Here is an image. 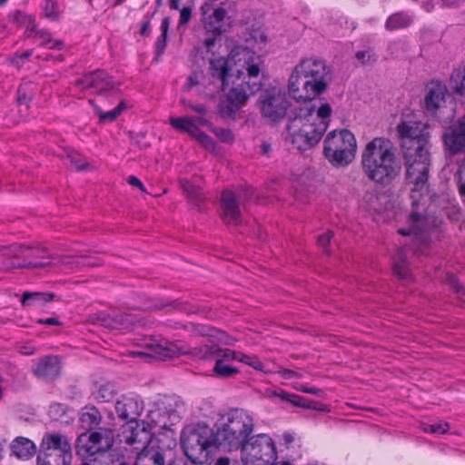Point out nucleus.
<instances>
[{"label": "nucleus", "instance_id": "36", "mask_svg": "<svg viewBox=\"0 0 465 465\" xmlns=\"http://www.w3.org/2000/svg\"><path fill=\"white\" fill-rule=\"evenodd\" d=\"M164 307H171L173 310L181 311L186 313H196L201 314L203 317H209V311H207L206 308L195 307L186 302L174 301L170 304L161 303L160 305L156 306L157 309H162Z\"/></svg>", "mask_w": 465, "mask_h": 465}, {"label": "nucleus", "instance_id": "6", "mask_svg": "<svg viewBox=\"0 0 465 465\" xmlns=\"http://www.w3.org/2000/svg\"><path fill=\"white\" fill-rule=\"evenodd\" d=\"M306 114L298 109L289 116L285 127L284 140L295 149L305 152L319 143L325 133V125L322 122L312 123Z\"/></svg>", "mask_w": 465, "mask_h": 465}, {"label": "nucleus", "instance_id": "43", "mask_svg": "<svg viewBox=\"0 0 465 465\" xmlns=\"http://www.w3.org/2000/svg\"><path fill=\"white\" fill-rule=\"evenodd\" d=\"M125 104L124 102H121L115 108L104 112L98 106H94V112L99 116L100 120L103 122H113L114 121L124 110Z\"/></svg>", "mask_w": 465, "mask_h": 465}, {"label": "nucleus", "instance_id": "21", "mask_svg": "<svg viewBox=\"0 0 465 465\" xmlns=\"http://www.w3.org/2000/svg\"><path fill=\"white\" fill-rule=\"evenodd\" d=\"M450 96L445 84L431 81L426 85L424 97L425 109L431 114H436L446 104V97Z\"/></svg>", "mask_w": 465, "mask_h": 465}, {"label": "nucleus", "instance_id": "16", "mask_svg": "<svg viewBox=\"0 0 465 465\" xmlns=\"http://www.w3.org/2000/svg\"><path fill=\"white\" fill-rule=\"evenodd\" d=\"M401 148L422 145L430 147L429 127L420 121H402L397 126Z\"/></svg>", "mask_w": 465, "mask_h": 465}, {"label": "nucleus", "instance_id": "18", "mask_svg": "<svg viewBox=\"0 0 465 465\" xmlns=\"http://www.w3.org/2000/svg\"><path fill=\"white\" fill-rule=\"evenodd\" d=\"M80 90H91L92 93L104 94L114 90L115 84L104 71H94L83 75L75 82Z\"/></svg>", "mask_w": 465, "mask_h": 465}, {"label": "nucleus", "instance_id": "28", "mask_svg": "<svg viewBox=\"0 0 465 465\" xmlns=\"http://www.w3.org/2000/svg\"><path fill=\"white\" fill-rule=\"evenodd\" d=\"M11 450L14 455L19 459L28 460L36 452L35 443L27 438L17 437L11 444Z\"/></svg>", "mask_w": 465, "mask_h": 465}, {"label": "nucleus", "instance_id": "55", "mask_svg": "<svg viewBox=\"0 0 465 465\" xmlns=\"http://www.w3.org/2000/svg\"><path fill=\"white\" fill-rule=\"evenodd\" d=\"M27 84H22L17 90V103L20 105L28 107V104L32 99V94L27 92Z\"/></svg>", "mask_w": 465, "mask_h": 465}, {"label": "nucleus", "instance_id": "60", "mask_svg": "<svg viewBox=\"0 0 465 465\" xmlns=\"http://www.w3.org/2000/svg\"><path fill=\"white\" fill-rule=\"evenodd\" d=\"M248 366L252 367L256 371H262L264 373L269 372V371L265 368V365L260 361V359L252 355L250 361L248 362Z\"/></svg>", "mask_w": 465, "mask_h": 465}, {"label": "nucleus", "instance_id": "53", "mask_svg": "<svg viewBox=\"0 0 465 465\" xmlns=\"http://www.w3.org/2000/svg\"><path fill=\"white\" fill-rule=\"evenodd\" d=\"M355 57L362 65L373 64L377 61V55L371 50L358 51Z\"/></svg>", "mask_w": 465, "mask_h": 465}, {"label": "nucleus", "instance_id": "17", "mask_svg": "<svg viewBox=\"0 0 465 465\" xmlns=\"http://www.w3.org/2000/svg\"><path fill=\"white\" fill-rule=\"evenodd\" d=\"M297 73H301L305 78H314L321 81L326 86L331 81V71L326 62L320 58H306L295 65Z\"/></svg>", "mask_w": 465, "mask_h": 465}, {"label": "nucleus", "instance_id": "31", "mask_svg": "<svg viewBox=\"0 0 465 465\" xmlns=\"http://www.w3.org/2000/svg\"><path fill=\"white\" fill-rule=\"evenodd\" d=\"M302 78L304 75L301 73H297V68L294 67L288 83V92L292 98L294 100H309V97L305 95V94L301 93L300 91L303 89Z\"/></svg>", "mask_w": 465, "mask_h": 465}, {"label": "nucleus", "instance_id": "7", "mask_svg": "<svg viewBox=\"0 0 465 465\" xmlns=\"http://www.w3.org/2000/svg\"><path fill=\"white\" fill-rule=\"evenodd\" d=\"M430 147L417 145L415 148H402L406 180L411 184L413 193L425 190L430 166Z\"/></svg>", "mask_w": 465, "mask_h": 465}, {"label": "nucleus", "instance_id": "54", "mask_svg": "<svg viewBox=\"0 0 465 465\" xmlns=\"http://www.w3.org/2000/svg\"><path fill=\"white\" fill-rule=\"evenodd\" d=\"M72 167L77 171L84 170L88 166V163L77 153H71L67 155Z\"/></svg>", "mask_w": 465, "mask_h": 465}, {"label": "nucleus", "instance_id": "47", "mask_svg": "<svg viewBox=\"0 0 465 465\" xmlns=\"http://www.w3.org/2000/svg\"><path fill=\"white\" fill-rule=\"evenodd\" d=\"M451 79L456 82V92L460 95H465V67L454 71Z\"/></svg>", "mask_w": 465, "mask_h": 465}, {"label": "nucleus", "instance_id": "44", "mask_svg": "<svg viewBox=\"0 0 465 465\" xmlns=\"http://www.w3.org/2000/svg\"><path fill=\"white\" fill-rule=\"evenodd\" d=\"M272 395L275 397H278L282 401L290 402L293 406H303L304 403V397L299 396L297 394L287 392L283 390H276L272 392Z\"/></svg>", "mask_w": 465, "mask_h": 465}, {"label": "nucleus", "instance_id": "62", "mask_svg": "<svg viewBox=\"0 0 465 465\" xmlns=\"http://www.w3.org/2000/svg\"><path fill=\"white\" fill-rule=\"evenodd\" d=\"M191 15H192V8L188 7V6L183 7L180 12L179 25H186L191 18Z\"/></svg>", "mask_w": 465, "mask_h": 465}, {"label": "nucleus", "instance_id": "20", "mask_svg": "<svg viewBox=\"0 0 465 465\" xmlns=\"http://www.w3.org/2000/svg\"><path fill=\"white\" fill-rule=\"evenodd\" d=\"M442 140L450 154L465 153V117L450 125L442 134Z\"/></svg>", "mask_w": 465, "mask_h": 465}, {"label": "nucleus", "instance_id": "2", "mask_svg": "<svg viewBox=\"0 0 465 465\" xmlns=\"http://www.w3.org/2000/svg\"><path fill=\"white\" fill-rule=\"evenodd\" d=\"M6 256L13 259L11 267L13 268H27V269H43L56 266L58 264L67 266L71 269L82 266H98L99 262H84L89 257L81 255L77 258L53 255L49 250L40 244L25 245L15 243L9 246H0V256Z\"/></svg>", "mask_w": 465, "mask_h": 465}, {"label": "nucleus", "instance_id": "23", "mask_svg": "<svg viewBox=\"0 0 465 465\" xmlns=\"http://www.w3.org/2000/svg\"><path fill=\"white\" fill-rule=\"evenodd\" d=\"M221 218L226 223L238 224L241 222L242 212L236 194L225 190L221 196Z\"/></svg>", "mask_w": 465, "mask_h": 465}, {"label": "nucleus", "instance_id": "15", "mask_svg": "<svg viewBox=\"0 0 465 465\" xmlns=\"http://www.w3.org/2000/svg\"><path fill=\"white\" fill-rule=\"evenodd\" d=\"M412 198V210L408 219V228H400L398 232L401 235H413L419 244H425L428 238L425 232L432 226L430 219L424 213V206L420 205L414 194Z\"/></svg>", "mask_w": 465, "mask_h": 465}, {"label": "nucleus", "instance_id": "22", "mask_svg": "<svg viewBox=\"0 0 465 465\" xmlns=\"http://www.w3.org/2000/svg\"><path fill=\"white\" fill-rule=\"evenodd\" d=\"M143 411V402L138 396H121L115 403V411L123 420L135 421Z\"/></svg>", "mask_w": 465, "mask_h": 465}, {"label": "nucleus", "instance_id": "41", "mask_svg": "<svg viewBox=\"0 0 465 465\" xmlns=\"http://www.w3.org/2000/svg\"><path fill=\"white\" fill-rule=\"evenodd\" d=\"M151 439V434L147 430V427L143 423L142 427L137 424L136 428L132 430L131 435L126 439V442L128 444H134L136 442H141L145 444L149 442Z\"/></svg>", "mask_w": 465, "mask_h": 465}, {"label": "nucleus", "instance_id": "4", "mask_svg": "<svg viewBox=\"0 0 465 465\" xmlns=\"http://www.w3.org/2000/svg\"><path fill=\"white\" fill-rule=\"evenodd\" d=\"M242 54V65L237 64L234 55L219 56L210 60L212 75L221 80L223 90L231 82L233 83V79H240L243 75L242 69L247 72L248 81L261 83L258 80L262 65L261 56L247 49H244Z\"/></svg>", "mask_w": 465, "mask_h": 465}, {"label": "nucleus", "instance_id": "11", "mask_svg": "<svg viewBox=\"0 0 465 465\" xmlns=\"http://www.w3.org/2000/svg\"><path fill=\"white\" fill-rule=\"evenodd\" d=\"M72 459V446L66 436L57 432L43 436L37 465H70Z\"/></svg>", "mask_w": 465, "mask_h": 465}, {"label": "nucleus", "instance_id": "59", "mask_svg": "<svg viewBox=\"0 0 465 465\" xmlns=\"http://www.w3.org/2000/svg\"><path fill=\"white\" fill-rule=\"evenodd\" d=\"M294 389L299 391H302V392H305V393H310V394H314V395H317V396H322L323 394V391L319 389V388H316V387H308L304 384H296L294 386Z\"/></svg>", "mask_w": 465, "mask_h": 465}, {"label": "nucleus", "instance_id": "9", "mask_svg": "<svg viewBox=\"0 0 465 465\" xmlns=\"http://www.w3.org/2000/svg\"><path fill=\"white\" fill-rule=\"evenodd\" d=\"M114 442V430L100 427L96 430L86 431L77 437L74 444L75 452L83 458L99 455L104 460L110 461L108 455L119 452L112 450Z\"/></svg>", "mask_w": 465, "mask_h": 465}, {"label": "nucleus", "instance_id": "25", "mask_svg": "<svg viewBox=\"0 0 465 465\" xmlns=\"http://www.w3.org/2000/svg\"><path fill=\"white\" fill-rule=\"evenodd\" d=\"M151 422L154 423L159 428H167L174 425L180 420L181 417L179 411L173 408H168L164 403L157 409L151 411L149 413Z\"/></svg>", "mask_w": 465, "mask_h": 465}, {"label": "nucleus", "instance_id": "38", "mask_svg": "<svg viewBox=\"0 0 465 465\" xmlns=\"http://www.w3.org/2000/svg\"><path fill=\"white\" fill-rule=\"evenodd\" d=\"M393 271L401 279H409V269L406 263V254L403 249H399L393 257Z\"/></svg>", "mask_w": 465, "mask_h": 465}, {"label": "nucleus", "instance_id": "39", "mask_svg": "<svg viewBox=\"0 0 465 465\" xmlns=\"http://www.w3.org/2000/svg\"><path fill=\"white\" fill-rule=\"evenodd\" d=\"M411 24V18L404 13H396L391 15L386 22L387 30L393 31L405 28Z\"/></svg>", "mask_w": 465, "mask_h": 465}, {"label": "nucleus", "instance_id": "32", "mask_svg": "<svg viewBox=\"0 0 465 465\" xmlns=\"http://www.w3.org/2000/svg\"><path fill=\"white\" fill-rule=\"evenodd\" d=\"M169 121L171 125L174 129L186 132L191 136L194 134L195 130L197 129L196 123H205V121L201 117H171Z\"/></svg>", "mask_w": 465, "mask_h": 465}, {"label": "nucleus", "instance_id": "46", "mask_svg": "<svg viewBox=\"0 0 465 465\" xmlns=\"http://www.w3.org/2000/svg\"><path fill=\"white\" fill-rule=\"evenodd\" d=\"M92 321L104 328L114 329V312L108 313L105 312H100L93 316Z\"/></svg>", "mask_w": 465, "mask_h": 465}, {"label": "nucleus", "instance_id": "40", "mask_svg": "<svg viewBox=\"0 0 465 465\" xmlns=\"http://www.w3.org/2000/svg\"><path fill=\"white\" fill-rule=\"evenodd\" d=\"M213 375L220 379H231L240 373V370L230 363L215 362Z\"/></svg>", "mask_w": 465, "mask_h": 465}, {"label": "nucleus", "instance_id": "33", "mask_svg": "<svg viewBox=\"0 0 465 465\" xmlns=\"http://www.w3.org/2000/svg\"><path fill=\"white\" fill-rule=\"evenodd\" d=\"M180 185L186 193L191 203L200 210L201 203L204 201V196L200 187L195 186L187 179H181Z\"/></svg>", "mask_w": 465, "mask_h": 465}, {"label": "nucleus", "instance_id": "27", "mask_svg": "<svg viewBox=\"0 0 465 465\" xmlns=\"http://www.w3.org/2000/svg\"><path fill=\"white\" fill-rule=\"evenodd\" d=\"M298 110L302 114H306V117L308 119H311L313 116V119L311 120L312 123H314V124L317 122L323 123L325 125V131L327 130L328 124H329V118H330L331 111H332L331 107L329 104H327V103L322 104L318 108L317 111H315V108L313 106H308V105L299 107Z\"/></svg>", "mask_w": 465, "mask_h": 465}, {"label": "nucleus", "instance_id": "64", "mask_svg": "<svg viewBox=\"0 0 465 465\" xmlns=\"http://www.w3.org/2000/svg\"><path fill=\"white\" fill-rule=\"evenodd\" d=\"M333 233L329 231L324 234H321L318 236V244L322 247L323 249H326L327 245L330 243L331 239L332 238Z\"/></svg>", "mask_w": 465, "mask_h": 465}, {"label": "nucleus", "instance_id": "26", "mask_svg": "<svg viewBox=\"0 0 465 465\" xmlns=\"http://www.w3.org/2000/svg\"><path fill=\"white\" fill-rule=\"evenodd\" d=\"M55 297L54 292H25L20 301L23 308H42Z\"/></svg>", "mask_w": 465, "mask_h": 465}, {"label": "nucleus", "instance_id": "5", "mask_svg": "<svg viewBox=\"0 0 465 465\" xmlns=\"http://www.w3.org/2000/svg\"><path fill=\"white\" fill-rule=\"evenodd\" d=\"M181 444L185 456L193 463L201 465L207 463L212 451L221 447L216 431L201 423L183 429Z\"/></svg>", "mask_w": 465, "mask_h": 465}, {"label": "nucleus", "instance_id": "48", "mask_svg": "<svg viewBox=\"0 0 465 465\" xmlns=\"http://www.w3.org/2000/svg\"><path fill=\"white\" fill-rule=\"evenodd\" d=\"M195 140H197L205 149L213 150L214 149V141L208 134L203 133L198 127L195 130L194 134L192 135Z\"/></svg>", "mask_w": 465, "mask_h": 465}, {"label": "nucleus", "instance_id": "35", "mask_svg": "<svg viewBox=\"0 0 465 465\" xmlns=\"http://www.w3.org/2000/svg\"><path fill=\"white\" fill-rule=\"evenodd\" d=\"M28 36H34L35 39L40 41V45L43 46H48L50 49H61L63 43L59 40H53L49 32L45 30H36L35 26H32Z\"/></svg>", "mask_w": 465, "mask_h": 465}, {"label": "nucleus", "instance_id": "12", "mask_svg": "<svg viewBox=\"0 0 465 465\" xmlns=\"http://www.w3.org/2000/svg\"><path fill=\"white\" fill-rule=\"evenodd\" d=\"M240 450L243 465H272L277 459L275 442L268 434L252 436Z\"/></svg>", "mask_w": 465, "mask_h": 465}, {"label": "nucleus", "instance_id": "14", "mask_svg": "<svg viewBox=\"0 0 465 465\" xmlns=\"http://www.w3.org/2000/svg\"><path fill=\"white\" fill-rule=\"evenodd\" d=\"M258 103L262 117L272 123L282 121L286 116L287 111L291 106L286 93L282 88L276 86L263 89Z\"/></svg>", "mask_w": 465, "mask_h": 465}, {"label": "nucleus", "instance_id": "58", "mask_svg": "<svg viewBox=\"0 0 465 465\" xmlns=\"http://www.w3.org/2000/svg\"><path fill=\"white\" fill-rule=\"evenodd\" d=\"M304 403L305 404L303 406H301L302 408L316 410L322 412L329 411V409L326 405L310 401L306 398H304Z\"/></svg>", "mask_w": 465, "mask_h": 465}, {"label": "nucleus", "instance_id": "57", "mask_svg": "<svg viewBox=\"0 0 465 465\" xmlns=\"http://www.w3.org/2000/svg\"><path fill=\"white\" fill-rule=\"evenodd\" d=\"M166 39L167 35H161L155 42V60H158L159 57L164 53L166 46Z\"/></svg>", "mask_w": 465, "mask_h": 465}, {"label": "nucleus", "instance_id": "50", "mask_svg": "<svg viewBox=\"0 0 465 465\" xmlns=\"http://www.w3.org/2000/svg\"><path fill=\"white\" fill-rule=\"evenodd\" d=\"M450 428L447 422H439L435 424L422 423L421 429L425 432H430L434 434H444Z\"/></svg>", "mask_w": 465, "mask_h": 465}, {"label": "nucleus", "instance_id": "30", "mask_svg": "<svg viewBox=\"0 0 465 465\" xmlns=\"http://www.w3.org/2000/svg\"><path fill=\"white\" fill-rule=\"evenodd\" d=\"M79 420L84 428L92 431L93 428L97 427L101 423L102 414L94 406H84L81 411Z\"/></svg>", "mask_w": 465, "mask_h": 465}, {"label": "nucleus", "instance_id": "29", "mask_svg": "<svg viewBox=\"0 0 465 465\" xmlns=\"http://www.w3.org/2000/svg\"><path fill=\"white\" fill-rule=\"evenodd\" d=\"M164 460V450L144 448L136 457L134 465H162Z\"/></svg>", "mask_w": 465, "mask_h": 465}, {"label": "nucleus", "instance_id": "19", "mask_svg": "<svg viewBox=\"0 0 465 465\" xmlns=\"http://www.w3.org/2000/svg\"><path fill=\"white\" fill-rule=\"evenodd\" d=\"M204 28L214 34L226 30L225 18L227 12L224 8L215 6L214 0H207L201 7Z\"/></svg>", "mask_w": 465, "mask_h": 465}, {"label": "nucleus", "instance_id": "24", "mask_svg": "<svg viewBox=\"0 0 465 465\" xmlns=\"http://www.w3.org/2000/svg\"><path fill=\"white\" fill-rule=\"evenodd\" d=\"M32 371L37 378L49 381L60 375L61 363L58 357L47 355L38 359L33 365Z\"/></svg>", "mask_w": 465, "mask_h": 465}, {"label": "nucleus", "instance_id": "13", "mask_svg": "<svg viewBox=\"0 0 465 465\" xmlns=\"http://www.w3.org/2000/svg\"><path fill=\"white\" fill-rule=\"evenodd\" d=\"M259 82L243 81L232 86L221 99L218 105L219 114L226 120H235V115L247 103L250 96L261 90Z\"/></svg>", "mask_w": 465, "mask_h": 465}, {"label": "nucleus", "instance_id": "1", "mask_svg": "<svg viewBox=\"0 0 465 465\" xmlns=\"http://www.w3.org/2000/svg\"><path fill=\"white\" fill-rule=\"evenodd\" d=\"M361 163L364 175L381 186L390 185L402 169L397 147L383 137L373 138L365 145Z\"/></svg>", "mask_w": 465, "mask_h": 465}, {"label": "nucleus", "instance_id": "42", "mask_svg": "<svg viewBox=\"0 0 465 465\" xmlns=\"http://www.w3.org/2000/svg\"><path fill=\"white\" fill-rule=\"evenodd\" d=\"M117 393V390L114 383L108 382L101 385L94 392V398L100 402L111 401Z\"/></svg>", "mask_w": 465, "mask_h": 465}, {"label": "nucleus", "instance_id": "61", "mask_svg": "<svg viewBox=\"0 0 465 465\" xmlns=\"http://www.w3.org/2000/svg\"><path fill=\"white\" fill-rule=\"evenodd\" d=\"M108 457L110 458V461H112L113 465H129L125 461L124 455L121 452H113L108 455Z\"/></svg>", "mask_w": 465, "mask_h": 465}, {"label": "nucleus", "instance_id": "56", "mask_svg": "<svg viewBox=\"0 0 465 465\" xmlns=\"http://www.w3.org/2000/svg\"><path fill=\"white\" fill-rule=\"evenodd\" d=\"M214 133L222 142L232 143L234 140V135L229 129L217 128L214 130Z\"/></svg>", "mask_w": 465, "mask_h": 465}, {"label": "nucleus", "instance_id": "10", "mask_svg": "<svg viewBox=\"0 0 465 465\" xmlns=\"http://www.w3.org/2000/svg\"><path fill=\"white\" fill-rule=\"evenodd\" d=\"M217 346L218 345L214 344H203L200 346L188 347L179 345L166 339L156 338H152L146 342V347L149 348L153 353L151 356L158 360L171 359L187 353L202 360L214 359Z\"/></svg>", "mask_w": 465, "mask_h": 465}, {"label": "nucleus", "instance_id": "52", "mask_svg": "<svg viewBox=\"0 0 465 465\" xmlns=\"http://www.w3.org/2000/svg\"><path fill=\"white\" fill-rule=\"evenodd\" d=\"M11 19L14 23L17 24V25H26L27 26V34L30 33V29L29 26H35L33 25V20H32V17L27 15L26 14L21 12V11H16L12 15H11Z\"/></svg>", "mask_w": 465, "mask_h": 465}, {"label": "nucleus", "instance_id": "8", "mask_svg": "<svg viewBox=\"0 0 465 465\" xmlns=\"http://www.w3.org/2000/svg\"><path fill=\"white\" fill-rule=\"evenodd\" d=\"M357 143L354 134L347 130L332 131L324 140L323 153L335 167L346 166L355 158Z\"/></svg>", "mask_w": 465, "mask_h": 465}, {"label": "nucleus", "instance_id": "37", "mask_svg": "<svg viewBox=\"0 0 465 465\" xmlns=\"http://www.w3.org/2000/svg\"><path fill=\"white\" fill-rule=\"evenodd\" d=\"M114 329L129 330L134 326L139 319L136 315L127 312H114Z\"/></svg>", "mask_w": 465, "mask_h": 465}, {"label": "nucleus", "instance_id": "45", "mask_svg": "<svg viewBox=\"0 0 465 465\" xmlns=\"http://www.w3.org/2000/svg\"><path fill=\"white\" fill-rule=\"evenodd\" d=\"M236 359L237 351L227 348L223 349L217 346V351L214 356L215 362L230 363L231 361H236Z\"/></svg>", "mask_w": 465, "mask_h": 465}, {"label": "nucleus", "instance_id": "34", "mask_svg": "<svg viewBox=\"0 0 465 465\" xmlns=\"http://www.w3.org/2000/svg\"><path fill=\"white\" fill-rule=\"evenodd\" d=\"M302 80L303 83L302 84H303V89L300 92L305 94V95L309 97V100H312L320 95L328 87L323 83H321V81H317V79L314 78L304 77Z\"/></svg>", "mask_w": 465, "mask_h": 465}, {"label": "nucleus", "instance_id": "51", "mask_svg": "<svg viewBox=\"0 0 465 465\" xmlns=\"http://www.w3.org/2000/svg\"><path fill=\"white\" fill-rule=\"evenodd\" d=\"M44 13L48 19L56 20L59 16L57 2L55 0H45Z\"/></svg>", "mask_w": 465, "mask_h": 465}, {"label": "nucleus", "instance_id": "49", "mask_svg": "<svg viewBox=\"0 0 465 465\" xmlns=\"http://www.w3.org/2000/svg\"><path fill=\"white\" fill-rule=\"evenodd\" d=\"M457 187L460 195L462 198L463 203H465V161L463 160L460 165V168L456 173Z\"/></svg>", "mask_w": 465, "mask_h": 465}, {"label": "nucleus", "instance_id": "63", "mask_svg": "<svg viewBox=\"0 0 465 465\" xmlns=\"http://www.w3.org/2000/svg\"><path fill=\"white\" fill-rule=\"evenodd\" d=\"M200 74L197 73L192 74L187 80V84L183 86L184 91L191 90L193 86L199 84Z\"/></svg>", "mask_w": 465, "mask_h": 465}, {"label": "nucleus", "instance_id": "3", "mask_svg": "<svg viewBox=\"0 0 465 465\" xmlns=\"http://www.w3.org/2000/svg\"><path fill=\"white\" fill-rule=\"evenodd\" d=\"M253 430L252 417L242 409H233L221 417L216 434L220 446L232 451L240 450L252 437Z\"/></svg>", "mask_w": 465, "mask_h": 465}]
</instances>
